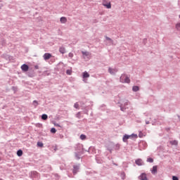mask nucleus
I'll use <instances>...</instances> for the list:
<instances>
[{
    "instance_id": "10",
    "label": "nucleus",
    "mask_w": 180,
    "mask_h": 180,
    "mask_svg": "<svg viewBox=\"0 0 180 180\" xmlns=\"http://www.w3.org/2000/svg\"><path fill=\"white\" fill-rule=\"evenodd\" d=\"M17 155L18 157H22V155H23V151H22V150H19L17 151Z\"/></svg>"
},
{
    "instance_id": "31",
    "label": "nucleus",
    "mask_w": 180,
    "mask_h": 180,
    "mask_svg": "<svg viewBox=\"0 0 180 180\" xmlns=\"http://www.w3.org/2000/svg\"><path fill=\"white\" fill-rule=\"evenodd\" d=\"M76 158H77V160H79V157L78 156V155H76Z\"/></svg>"
},
{
    "instance_id": "2",
    "label": "nucleus",
    "mask_w": 180,
    "mask_h": 180,
    "mask_svg": "<svg viewBox=\"0 0 180 180\" xmlns=\"http://www.w3.org/2000/svg\"><path fill=\"white\" fill-rule=\"evenodd\" d=\"M103 6H105L107 9H110V8H112V4H110V1L107 2L105 0H104L103 2Z\"/></svg>"
},
{
    "instance_id": "15",
    "label": "nucleus",
    "mask_w": 180,
    "mask_h": 180,
    "mask_svg": "<svg viewBox=\"0 0 180 180\" xmlns=\"http://www.w3.org/2000/svg\"><path fill=\"white\" fill-rule=\"evenodd\" d=\"M139 88L138 86H134L132 88V91H134V92H137V91H139Z\"/></svg>"
},
{
    "instance_id": "32",
    "label": "nucleus",
    "mask_w": 180,
    "mask_h": 180,
    "mask_svg": "<svg viewBox=\"0 0 180 180\" xmlns=\"http://www.w3.org/2000/svg\"><path fill=\"white\" fill-rule=\"evenodd\" d=\"M106 39H107V40H110V38H109V37H107Z\"/></svg>"
},
{
    "instance_id": "12",
    "label": "nucleus",
    "mask_w": 180,
    "mask_h": 180,
    "mask_svg": "<svg viewBox=\"0 0 180 180\" xmlns=\"http://www.w3.org/2000/svg\"><path fill=\"white\" fill-rule=\"evenodd\" d=\"M49 118V116L46 114H44L41 115V120H47V119Z\"/></svg>"
},
{
    "instance_id": "17",
    "label": "nucleus",
    "mask_w": 180,
    "mask_h": 180,
    "mask_svg": "<svg viewBox=\"0 0 180 180\" xmlns=\"http://www.w3.org/2000/svg\"><path fill=\"white\" fill-rule=\"evenodd\" d=\"M170 143L173 146H178V141H171Z\"/></svg>"
},
{
    "instance_id": "14",
    "label": "nucleus",
    "mask_w": 180,
    "mask_h": 180,
    "mask_svg": "<svg viewBox=\"0 0 180 180\" xmlns=\"http://www.w3.org/2000/svg\"><path fill=\"white\" fill-rule=\"evenodd\" d=\"M152 174H157V166H153L152 169Z\"/></svg>"
},
{
    "instance_id": "23",
    "label": "nucleus",
    "mask_w": 180,
    "mask_h": 180,
    "mask_svg": "<svg viewBox=\"0 0 180 180\" xmlns=\"http://www.w3.org/2000/svg\"><path fill=\"white\" fill-rule=\"evenodd\" d=\"M129 136H131V139H133V138L137 139V134H132L131 135H129Z\"/></svg>"
},
{
    "instance_id": "34",
    "label": "nucleus",
    "mask_w": 180,
    "mask_h": 180,
    "mask_svg": "<svg viewBox=\"0 0 180 180\" xmlns=\"http://www.w3.org/2000/svg\"><path fill=\"white\" fill-rule=\"evenodd\" d=\"M57 126L60 127V125L57 124Z\"/></svg>"
},
{
    "instance_id": "13",
    "label": "nucleus",
    "mask_w": 180,
    "mask_h": 180,
    "mask_svg": "<svg viewBox=\"0 0 180 180\" xmlns=\"http://www.w3.org/2000/svg\"><path fill=\"white\" fill-rule=\"evenodd\" d=\"M108 72H110V74H115V72H116V70L110 68H108Z\"/></svg>"
},
{
    "instance_id": "28",
    "label": "nucleus",
    "mask_w": 180,
    "mask_h": 180,
    "mask_svg": "<svg viewBox=\"0 0 180 180\" xmlns=\"http://www.w3.org/2000/svg\"><path fill=\"white\" fill-rule=\"evenodd\" d=\"M83 56H89V53L88 52H82Z\"/></svg>"
},
{
    "instance_id": "27",
    "label": "nucleus",
    "mask_w": 180,
    "mask_h": 180,
    "mask_svg": "<svg viewBox=\"0 0 180 180\" xmlns=\"http://www.w3.org/2000/svg\"><path fill=\"white\" fill-rule=\"evenodd\" d=\"M57 131V130H56V128H52L51 129V132H52V133H56Z\"/></svg>"
},
{
    "instance_id": "22",
    "label": "nucleus",
    "mask_w": 180,
    "mask_h": 180,
    "mask_svg": "<svg viewBox=\"0 0 180 180\" xmlns=\"http://www.w3.org/2000/svg\"><path fill=\"white\" fill-rule=\"evenodd\" d=\"M33 105L36 108L37 106V105H39V103L37 102V101H33Z\"/></svg>"
},
{
    "instance_id": "20",
    "label": "nucleus",
    "mask_w": 180,
    "mask_h": 180,
    "mask_svg": "<svg viewBox=\"0 0 180 180\" xmlns=\"http://www.w3.org/2000/svg\"><path fill=\"white\" fill-rule=\"evenodd\" d=\"M148 162H154V160L151 158H149L147 159Z\"/></svg>"
},
{
    "instance_id": "18",
    "label": "nucleus",
    "mask_w": 180,
    "mask_h": 180,
    "mask_svg": "<svg viewBox=\"0 0 180 180\" xmlns=\"http://www.w3.org/2000/svg\"><path fill=\"white\" fill-rule=\"evenodd\" d=\"M66 74H68V75H71V74H72V70H68L66 71Z\"/></svg>"
},
{
    "instance_id": "21",
    "label": "nucleus",
    "mask_w": 180,
    "mask_h": 180,
    "mask_svg": "<svg viewBox=\"0 0 180 180\" xmlns=\"http://www.w3.org/2000/svg\"><path fill=\"white\" fill-rule=\"evenodd\" d=\"M80 139L81 140H85V139H86V136L84 135V134H82L80 136Z\"/></svg>"
},
{
    "instance_id": "6",
    "label": "nucleus",
    "mask_w": 180,
    "mask_h": 180,
    "mask_svg": "<svg viewBox=\"0 0 180 180\" xmlns=\"http://www.w3.org/2000/svg\"><path fill=\"white\" fill-rule=\"evenodd\" d=\"M129 139H131V136L125 134L123 137L124 143H127V140H129Z\"/></svg>"
},
{
    "instance_id": "33",
    "label": "nucleus",
    "mask_w": 180,
    "mask_h": 180,
    "mask_svg": "<svg viewBox=\"0 0 180 180\" xmlns=\"http://www.w3.org/2000/svg\"><path fill=\"white\" fill-rule=\"evenodd\" d=\"M146 124H148V122H146Z\"/></svg>"
},
{
    "instance_id": "29",
    "label": "nucleus",
    "mask_w": 180,
    "mask_h": 180,
    "mask_svg": "<svg viewBox=\"0 0 180 180\" xmlns=\"http://www.w3.org/2000/svg\"><path fill=\"white\" fill-rule=\"evenodd\" d=\"M173 180H179L176 176H172Z\"/></svg>"
},
{
    "instance_id": "11",
    "label": "nucleus",
    "mask_w": 180,
    "mask_h": 180,
    "mask_svg": "<svg viewBox=\"0 0 180 180\" xmlns=\"http://www.w3.org/2000/svg\"><path fill=\"white\" fill-rule=\"evenodd\" d=\"M83 78H89V73H88L87 72H84L83 73Z\"/></svg>"
},
{
    "instance_id": "1",
    "label": "nucleus",
    "mask_w": 180,
    "mask_h": 180,
    "mask_svg": "<svg viewBox=\"0 0 180 180\" xmlns=\"http://www.w3.org/2000/svg\"><path fill=\"white\" fill-rule=\"evenodd\" d=\"M120 79V82L130 84V79L126 75H122Z\"/></svg>"
},
{
    "instance_id": "24",
    "label": "nucleus",
    "mask_w": 180,
    "mask_h": 180,
    "mask_svg": "<svg viewBox=\"0 0 180 180\" xmlns=\"http://www.w3.org/2000/svg\"><path fill=\"white\" fill-rule=\"evenodd\" d=\"M37 146H38V147H43V143H41V142H38V143H37Z\"/></svg>"
},
{
    "instance_id": "30",
    "label": "nucleus",
    "mask_w": 180,
    "mask_h": 180,
    "mask_svg": "<svg viewBox=\"0 0 180 180\" xmlns=\"http://www.w3.org/2000/svg\"><path fill=\"white\" fill-rule=\"evenodd\" d=\"M34 68H35V70H39V65H35Z\"/></svg>"
},
{
    "instance_id": "5",
    "label": "nucleus",
    "mask_w": 180,
    "mask_h": 180,
    "mask_svg": "<svg viewBox=\"0 0 180 180\" xmlns=\"http://www.w3.org/2000/svg\"><path fill=\"white\" fill-rule=\"evenodd\" d=\"M139 179H140V180H148V179H147V174H146V173H142L139 176Z\"/></svg>"
},
{
    "instance_id": "19",
    "label": "nucleus",
    "mask_w": 180,
    "mask_h": 180,
    "mask_svg": "<svg viewBox=\"0 0 180 180\" xmlns=\"http://www.w3.org/2000/svg\"><path fill=\"white\" fill-rule=\"evenodd\" d=\"M74 108H75V109H79V104H78V103H75Z\"/></svg>"
},
{
    "instance_id": "8",
    "label": "nucleus",
    "mask_w": 180,
    "mask_h": 180,
    "mask_svg": "<svg viewBox=\"0 0 180 180\" xmlns=\"http://www.w3.org/2000/svg\"><path fill=\"white\" fill-rule=\"evenodd\" d=\"M60 23H67V18L61 17L60 19Z\"/></svg>"
},
{
    "instance_id": "7",
    "label": "nucleus",
    "mask_w": 180,
    "mask_h": 180,
    "mask_svg": "<svg viewBox=\"0 0 180 180\" xmlns=\"http://www.w3.org/2000/svg\"><path fill=\"white\" fill-rule=\"evenodd\" d=\"M135 163L136 164V165L141 166V165H143V160H141V159H137V160L135 161Z\"/></svg>"
},
{
    "instance_id": "16",
    "label": "nucleus",
    "mask_w": 180,
    "mask_h": 180,
    "mask_svg": "<svg viewBox=\"0 0 180 180\" xmlns=\"http://www.w3.org/2000/svg\"><path fill=\"white\" fill-rule=\"evenodd\" d=\"M78 166H74L73 174H77V171H78Z\"/></svg>"
},
{
    "instance_id": "3",
    "label": "nucleus",
    "mask_w": 180,
    "mask_h": 180,
    "mask_svg": "<svg viewBox=\"0 0 180 180\" xmlns=\"http://www.w3.org/2000/svg\"><path fill=\"white\" fill-rule=\"evenodd\" d=\"M52 57L51 53H46L43 56L44 60L45 61H47V60H50V58Z\"/></svg>"
},
{
    "instance_id": "26",
    "label": "nucleus",
    "mask_w": 180,
    "mask_h": 180,
    "mask_svg": "<svg viewBox=\"0 0 180 180\" xmlns=\"http://www.w3.org/2000/svg\"><path fill=\"white\" fill-rule=\"evenodd\" d=\"M68 56H69V57H70V58H72L74 57V53H69Z\"/></svg>"
},
{
    "instance_id": "4",
    "label": "nucleus",
    "mask_w": 180,
    "mask_h": 180,
    "mask_svg": "<svg viewBox=\"0 0 180 180\" xmlns=\"http://www.w3.org/2000/svg\"><path fill=\"white\" fill-rule=\"evenodd\" d=\"M21 70L25 72H27V71H29V66L26 64H23L22 65H21Z\"/></svg>"
},
{
    "instance_id": "25",
    "label": "nucleus",
    "mask_w": 180,
    "mask_h": 180,
    "mask_svg": "<svg viewBox=\"0 0 180 180\" xmlns=\"http://www.w3.org/2000/svg\"><path fill=\"white\" fill-rule=\"evenodd\" d=\"M176 27L177 30H180V23L176 24Z\"/></svg>"
},
{
    "instance_id": "9",
    "label": "nucleus",
    "mask_w": 180,
    "mask_h": 180,
    "mask_svg": "<svg viewBox=\"0 0 180 180\" xmlns=\"http://www.w3.org/2000/svg\"><path fill=\"white\" fill-rule=\"evenodd\" d=\"M59 51L61 53V54H65V48L63 46L60 47Z\"/></svg>"
}]
</instances>
